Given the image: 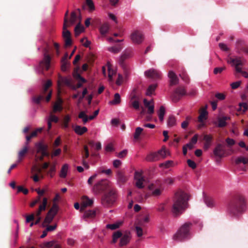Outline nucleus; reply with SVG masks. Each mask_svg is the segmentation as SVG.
I'll use <instances>...</instances> for the list:
<instances>
[{"label":"nucleus","instance_id":"nucleus-1","mask_svg":"<svg viewBox=\"0 0 248 248\" xmlns=\"http://www.w3.org/2000/svg\"><path fill=\"white\" fill-rule=\"evenodd\" d=\"M247 208L245 200L241 197L231 202L228 205L227 214L231 217H237L244 213Z\"/></svg>","mask_w":248,"mask_h":248},{"label":"nucleus","instance_id":"nucleus-2","mask_svg":"<svg viewBox=\"0 0 248 248\" xmlns=\"http://www.w3.org/2000/svg\"><path fill=\"white\" fill-rule=\"evenodd\" d=\"M188 200L187 194L179 191L175 193L172 211L175 215L181 214L185 209Z\"/></svg>","mask_w":248,"mask_h":248},{"label":"nucleus","instance_id":"nucleus-3","mask_svg":"<svg viewBox=\"0 0 248 248\" xmlns=\"http://www.w3.org/2000/svg\"><path fill=\"white\" fill-rule=\"evenodd\" d=\"M192 223L187 222L183 224L174 234L173 238L175 241L181 242L190 239L192 236L190 232Z\"/></svg>","mask_w":248,"mask_h":248},{"label":"nucleus","instance_id":"nucleus-4","mask_svg":"<svg viewBox=\"0 0 248 248\" xmlns=\"http://www.w3.org/2000/svg\"><path fill=\"white\" fill-rule=\"evenodd\" d=\"M117 198L116 191L114 189H111L109 192L105 194L101 200L102 204L105 207L111 205L115 201Z\"/></svg>","mask_w":248,"mask_h":248},{"label":"nucleus","instance_id":"nucleus-5","mask_svg":"<svg viewBox=\"0 0 248 248\" xmlns=\"http://www.w3.org/2000/svg\"><path fill=\"white\" fill-rule=\"evenodd\" d=\"M228 62L235 66V70L237 72L241 73L244 78H248V72L242 71V68L240 67V66H243L246 63V62L244 59L240 58H231Z\"/></svg>","mask_w":248,"mask_h":248},{"label":"nucleus","instance_id":"nucleus-6","mask_svg":"<svg viewBox=\"0 0 248 248\" xmlns=\"http://www.w3.org/2000/svg\"><path fill=\"white\" fill-rule=\"evenodd\" d=\"M110 183L107 180H102L96 184L93 189L96 193H100L109 188Z\"/></svg>","mask_w":248,"mask_h":248},{"label":"nucleus","instance_id":"nucleus-7","mask_svg":"<svg viewBox=\"0 0 248 248\" xmlns=\"http://www.w3.org/2000/svg\"><path fill=\"white\" fill-rule=\"evenodd\" d=\"M213 153L214 155L220 158L227 156L230 154L227 152L225 146L222 144H217L215 148Z\"/></svg>","mask_w":248,"mask_h":248},{"label":"nucleus","instance_id":"nucleus-8","mask_svg":"<svg viewBox=\"0 0 248 248\" xmlns=\"http://www.w3.org/2000/svg\"><path fill=\"white\" fill-rule=\"evenodd\" d=\"M149 189L151 191V195L153 196H158L161 195L163 187L160 183L156 182L155 184H151L149 186Z\"/></svg>","mask_w":248,"mask_h":248},{"label":"nucleus","instance_id":"nucleus-9","mask_svg":"<svg viewBox=\"0 0 248 248\" xmlns=\"http://www.w3.org/2000/svg\"><path fill=\"white\" fill-rule=\"evenodd\" d=\"M186 94V90L183 87H178L173 92L171 95L172 100L176 102H178L180 98L184 95Z\"/></svg>","mask_w":248,"mask_h":248},{"label":"nucleus","instance_id":"nucleus-10","mask_svg":"<svg viewBox=\"0 0 248 248\" xmlns=\"http://www.w3.org/2000/svg\"><path fill=\"white\" fill-rule=\"evenodd\" d=\"M50 62V57L47 54L44 55V58L43 60L40 62L39 67L40 69L36 68V72L38 73H41L43 72V66L47 70L48 69Z\"/></svg>","mask_w":248,"mask_h":248},{"label":"nucleus","instance_id":"nucleus-11","mask_svg":"<svg viewBox=\"0 0 248 248\" xmlns=\"http://www.w3.org/2000/svg\"><path fill=\"white\" fill-rule=\"evenodd\" d=\"M130 39L134 44H140L143 42L144 36L141 32L135 31L130 35Z\"/></svg>","mask_w":248,"mask_h":248},{"label":"nucleus","instance_id":"nucleus-12","mask_svg":"<svg viewBox=\"0 0 248 248\" xmlns=\"http://www.w3.org/2000/svg\"><path fill=\"white\" fill-rule=\"evenodd\" d=\"M146 77L151 78L153 79L159 78L161 76V73L158 70L155 69H150L144 72Z\"/></svg>","mask_w":248,"mask_h":248},{"label":"nucleus","instance_id":"nucleus-13","mask_svg":"<svg viewBox=\"0 0 248 248\" xmlns=\"http://www.w3.org/2000/svg\"><path fill=\"white\" fill-rule=\"evenodd\" d=\"M36 152L37 153H41L43 155H48L47 152V146L40 142L35 144Z\"/></svg>","mask_w":248,"mask_h":248},{"label":"nucleus","instance_id":"nucleus-14","mask_svg":"<svg viewBox=\"0 0 248 248\" xmlns=\"http://www.w3.org/2000/svg\"><path fill=\"white\" fill-rule=\"evenodd\" d=\"M41 248H61V246L59 243L55 240L49 242H44L40 244Z\"/></svg>","mask_w":248,"mask_h":248},{"label":"nucleus","instance_id":"nucleus-15","mask_svg":"<svg viewBox=\"0 0 248 248\" xmlns=\"http://www.w3.org/2000/svg\"><path fill=\"white\" fill-rule=\"evenodd\" d=\"M168 77L170 78L171 85H176L178 83L179 79L175 73L172 71H170L168 73Z\"/></svg>","mask_w":248,"mask_h":248},{"label":"nucleus","instance_id":"nucleus-16","mask_svg":"<svg viewBox=\"0 0 248 248\" xmlns=\"http://www.w3.org/2000/svg\"><path fill=\"white\" fill-rule=\"evenodd\" d=\"M93 203V200L86 196H83L81 198V204L83 207L91 206Z\"/></svg>","mask_w":248,"mask_h":248},{"label":"nucleus","instance_id":"nucleus-17","mask_svg":"<svg viewBox=\"0 0 248 248\" xmlns=\"http://www.w3.org/2000/svg\"><path fill=\"white\" fill-rule=\"evenodd\" d=\"M72 83V78H63L61 76H59L58 84L59 86L61 85L63 83L68 87L71 85Z\"/></svg>","mask_w":248,"mask_h":248},{"label":"nucleus","instance_id":"nucleus-18","mask_svg":"<svg viewBox=\"0 0 248 248\" xmlns=\"http://www.w3.org/2000/svg\"><path fill=\"white\" fill-rule=\"evenodd\" d=\"M130 239V234H124L122 236L120 239L119 245L122 247L127 245L129 242Z\"/></svg>","mask_w":248,"mask_h":248},{"label":"nucleus","instance_id":"nucleus-19","mask_svg":"<svg viewBox=\"0 0 248 248\" xmlns=\"http://www.w3.org/2000/svg\"><path fill=\"white\" fill-rule=\"evenodd\" d=\"M47 203V199L46 198H43L42 204L40 205L38 210L35 213V215L37 217H41V212L46 209Z\"/></svg>","mask_w":248,"mask_h":248},{"label":"nucleus","instance_id":"nucleus-20","mask_svg":"<svg viewBox=\"0 0 248 248\" xmlns=\"http://www.w3.org/2000/svg\"><path fill=\"white\" fill-rule=\"evenodd\" d=\"M62 101L61 99L59 98L55 102L53 106V112H56L57 111H61L62 109Z\"/></svg>","mask_w":248,"mask_h":248},{"label":"nucleus","instance_id":"nucleus-21","mask_svg":"<svg viewBox=\"0 0 248 248\" xmlns=\"http://www.w3.org/2000/svg\"><path fill=\"white\" fill-rule=\"evenodd\" d=\"M148 161H156L160 159L158 152H155L148 155L146 158Z\"/></svg>","mask_w":248,"mask_h":248},{"label":"nucleus","instance_id":"nucleus-22","mask_svg":"<svg viewBox=\"0 0 248 248\" xmlns=\"http://www.w3.org/2000/svg\"><path fill=\"white\" fill-rule=\"evenodd\" d=\"M230 119L229 117L223 116L217 118L218 124L217 126L219 127H223L226 125V121Z\"/></svg>","mask_w":248,"mask_h":248},{"label":"nucleus","instance_id":"nucleus-23","mask_svg":"<svg viewBox=\"0 0 248 248\" xmlns=\"http://www.w3.org/2000/svg\"><path fill=\"white\" fill-rule=\"evenodd\" d=\"M74 131L78 135H82L84 133H86L88 129L85 126H81L79 125H76L74 127Z\"/></svg>","mask_w":248,"mask_h":248},{"label":"nucleus","instance_id":"nucleus-24","mask_svg":"<svg viewBox=\"0 0 248 248\" xmlns=\"http://www.w3.org/2000/svg\"><path fill=\"white\" fill-rule=\"evenodd\" d=\"M207 107V106L206 105L205 108H202L200 112V114L198 117V120L200 122H202L207 119V115L208 114V112L206 110Z\"/></svg>","mask_w":248,"mask_h":248},{"label":"nucleus","instance_id":"nucleus-25","mask_svg":"<svg viewBox=\"0 0 248 248\" xmlns=\"http://www.w3.org/2000/svg\"><path fill=\"white\" fill-rule=\"evenodd\" d=\"M96 211L95 210H88L85 212L83 217L86 219H92L95 217Z\"/></svg>","mask_w":248,"mask_h":248},{"label":"nucleus","instance_id":"nucleus-26","mask_svg":"<svg viewBox=\"0 0 248 248\" xmlns=\"http://www.w3.org/2000/svg\"><path fill=\"white\" fill-rule=\"evenodd\" d=\"M204 202L205 204L208 207H213L216 205V202L213 199L210 197H204L203 198Z\"/></svg>","mask_w":248,"mask_h":248},{"label":"nucleus","instance_id":"nucleus-27","mask_svg":"<svg viewBox=\"0 0 248 248\" xmlns=\"http://www.w3.org/2000/svg\"><path fill=\"white\" fill-rule=\"evenodd\" d=\"M122 221H118L113 224H108L106 225V228L114 230L119 228L123 224Z\"/></svg>","mask_w":248,"mask_h":248},{"label":"nucleus","instance_id":"nucleus-28","mask_svg":"<svg viewBox=\"0 0 248 248\" xmlns=\"http://www.w3.org/2000/svg\"><path fill=\"white\" fill-rule=\"evenodd\" d=\"M109 29V25L108 23L102 24L99 28V31L101 35H104L108 32Z\"/></svg>","mask_w":248,"mask_h":248},{"label":"nucleus","instance_id":"nucleus-29","mask_svg":"<svg viewBox=\"0 0 248 248\" xmlns=\"http://www.w3.org/2000/svg\"><path fill=\"white\" fill-rule=\"evenodd\" d=\"M28 150V145L25 144V146L23 147V148L21 149L18 153L17 160L18 162H20L22 160L23 156L27 153Z\"/></svg>","mask_w":248,"mask_h":248},{"label":"nucleus","instance_id":"nucleus-30","mask_svg":"<svg viewBox=\"0 0 248 248\" xmlns=\"http://www.w3.org/2000/svg\"><path fill=\"white\" fill-rule=\"evenodd\" d=\"M176 120L175 117L172 115L169 116L167 120V125L168 127H173L176 125Z\"/></svg>","mask_w":248,"mask_h":248},{"label":"nucleus","instance_id":"nucleus-31","mask_svg":"<svg viewBox=\"0 0 248 248\" xmlns=\"http://www.w3.org/2000/svg\"><path fill=\"white\" fill-rule=\"evenodd\" d=\"M68 168L69 166L67 164H65L62 166L60 173V177L64 178L66 177Z\"/></svg>","mask_w":248,"mask_h":248},{"label":"nucleus","instance_id":"nucleus-32","mask_svg":"<svg viewBox=\"0 0 248 248\" xmlns=\"http://www.w3.org/2000/svg\"><path fill=\"white\" fill-rule=\"evenodd\" d=\"M121 102V96L119 93H116L114 95V99L110 101L109 104L110 105H117Z\"/></svg>","mask_w":248,"mask_h":248},{"label":"nucleus","instance_id":"nucleus-33","mask_svg":"<svg viewBox=\"0 0 248 248\" xmlns=\"http://www.w3.org/2000/svg\"><path fill=\"white\" fill-rule=\"evenodd\" d=\"M174 166V163L173 161L168 160L163 163L160 164L159 167L163 169H168L170 167Z\"/></svg>","mask_w":248,"mask_h":248},{"label":"nucleus","instance_id":"nucleus-34","mask_svg":"<svg viewBox=\"0 0 248 248\" xmlns=\"http://www.w3.org/2000/svg\"><path fill=\"white\" fill-rule=\"evenodd\" d=\"M158 115L159 119L160 122H162L164 121V117L165 114V108L163 106H161L158 111Z\"/></svg>","mask_w":248,"mask_h":248},{"label":"nucleus","instance_id":"nucleus-35","mask_svg":"<svg viewBox=\"0 0 248 248\" xmlns=\"http://www.w3.org/2000/svg\"><path fill=\"white\" fill-rule=\"evenodd\" d=\"M157 87V84H154L150 85L146 92V94L148 96L152 95L154 93L156 88Z\"/></svg>","mask_w":248,"mask_h":248},{"label":"nucleus","instance_id":"nucleus-36","mask_svg":"<svg viewBox=\"0 0 248 248\" xmlns=\"http://www.w3.org/2000/svg\"><path fill=\"white\" fill-rule=\"evenodd\" d=\"M84 27L81 25L80 23H78L75 28V33L76 36L79 35L81 32L84 31Z\"/></svg>","mask_w":248,"mask_h":248},{"label":"nucleus","instance_id":"nucleus-37","mask_svg":"<svg viewBox=\"0 0 248 248\" xmlns=\"http://www.w3.org/2000/svg\"><path fill=\"white\" fill-rule=\"evenodd\" d=\"M108 77L110 81H112V77L116 74V70L111 69V65L110 64L108 63Z\"/></svg>","mask_w":248,"mask_h":248},{"label":"nucleus","instance_id":"nucleus-38","mask_svg":"<svg viewBox=\"0 0 248 248\" xmlns=\"http://www.w3.org/2000/svg\"><path fill=\"white\" fill-rule=\"evenodd\" d=\"M143 130V128L140 127H138L136 128L133 135L135 140H136L139 139L140 136L141 135Z\"/></svg>","mask_w":248,"mask_h":248},{"label":"nucleus","instance_id":"nucleus-39","mask_svg":"<svg viewBox=\"0 0 248 248\" xmlns=\"http://www.w3.org/2000/svg\"><path fill=\"white\" fill-rule=\"evenodd\" d=\"M122 236V233L118 231L116 232H114L112 234V243H116L119 238L121 237Z\"/></svg>","mask_w":248,"mask_h":248},{"label":"nucleus","instance_id":"nucleus-40","mask_svg":"<svg viewBox=\"0 0 248 248\" xmlns=\"http://www.w3.org/2000/svg\"><path fill=\"white\" fill-rule=\"evenodd\" d=\"M54 217L53 216L47 213L43 223V226L45 227L46 224H48L50 223L52 221Z\"/></svg>","mask_w":248,"mask_h":248},{"label":"nucleus","instance_id":"nucleus-41","mask_svg":"<svg viewBox=\"0 0 248 248\" xmlns=\"http://www.w3.org/2000/svg\"><path fill=\"white\" fill-rule=\"evenodd\" d=\"M87 5L88 7L89 12H92L95 10V6L92 0H85Z\"/></svg>","mask_w":248,"mask_h":248},{"label":"nucleus","instance_id":"nucleus-42","mask_svg":"<svg viewBox=\"0 0 248 248\" xmlns=\"http://www.w3.org/2000/svg\"><path fill=\"white\" fill-rule=\"evenodd\" d=\"M78 117L81 119L84 124L88 122V116L86 115L85 111H81L78 115Z\"/></svg>","mask_w":248,"mask_h":248},{"label":"nucleus","instance_id":"nucleus-43","mask_svg":"<svg viewBox=\"0 0 248 248\" xmlns=\"http://www.w3.org/2000/svg\"><path fill=\"white\" fill-rule=\"evenodd\" d=\"M71 120L70 116L68 115H66L64 118L63 121V125L62 127L64 129H67L69 127V122Z\"/></svg>","mask_w":248,"mask_h":248},{"label":"nucleus","instance_id":"nucleus-44","mask_svg":"<svg viewBox=\"0 0 248 248\" xmlns=\"http://www.w3.org/2000/svg\"><path fill=\"white\" fill-rule=\"evenodd\" d=\"M58 211V207L56 204H54L47 213L48 214L53 216L54 217L57 214Z\"/></svg>","mask_w":248,"mask_h":248},{"label":"nucleus","instance_id":"nucleus-45","mask_svg":"<svg viewBox=\"0 0 248 248\" xmlns=\"http://www.w3.org/2000/svg\"><path fill=\"white\" fill-rule=\"evenodd\" d=\"M135 185L139 188H142L144 186L143 185V182L144 181V178L141 179L135 180Z\"/></svg>","mask_w":248,"mask_h":248},{"label":"nucleus","instance_id":"nucleus-46","mask_svg":"<svg viewBox=\"0 0 248 248\" xmlns=\"http://www.w3.org/2000/svg\"><path fill=\"white\" fill-rule=\"evenodd\" d=\"M89 144L97 151H99L101 149V144L99 142H94L92 141L89 142Z\"/></svg>","mask_w":248,"mask_h":248},{"label":"nucleus","instance_id":"nucleus-47","mask_svg":"<svg viewBox=\"0 0 248 248\" xmlns=\"http://www.w3.org/2000/svg\"><path fill=\"white\" fill-rule=\"evenodd\" d=\"M239 110H242L243 112H246L248 109V105L247 103L242 102L239 104Z\"/></svg>","mask_w":248,"mask_h":248},{"label":"nucleus","instance_id":"nucleus-48","mask_svg":"<svg viewBox=\"0 0 248 248\" xmlns=\"http://www.w3.org/2000/svg\"><path fill=\"white\" fill-rule=\"evenodd\" d=\"M131 51H125L121 56V59L122 60H125L127 58L130 57L132 56Z\"/></svg>","mask_w":248,"mask_h":248},{"label":"nucleus","instance_id":"nucleus-49","mask_svg":"<svg viewBox=\"0 0 248 248\" xmlns=\"http://www.w3.org/2000/svg\"><path fill=\"white\" fill-rule=\"evenodd\" d=\"M135 232L138 237H140L142 236L143 230L140 226L138 225L135 226Z\"/></svg>","mask_w":248,"mask_h":248},{"label":"nucleus","instance_id":"nucleus-50","mask_svg":"<svg viewBox=\"0 0 248 248\" xmlns=\"http://www.w3.org/2000/svg\"><path fill=\"white\" fill-rule=\"evenodd\" d=\"M157 152L158 153L160 158L161 157L165 158L167 156V154L168 153V151L165 148H162Z\"/></svg>","mask_w":248,"mask_h":248},{"label":"nucleus","instance_id":"nucleus-51","mask_svg":"<svg viewBox=\"0 0 248 248\" xmlns=\"http://www.w3.org/2000/svg\"><path fill=\"white\" fill-rule=\"evenodd\" d=\"M235 162L236 164H239V163H243L244 164H248V158L244 157H241L239 158H238L236 161Z\"/></svg>","mask_w":248,"mask_h":248},{"label":"nucleus","instance_id":"nucleus-52","mask_svg":"<svg viewBox=\"0 0 248 248\" xmlns=\"http://www.w3.org/2000/svg\"><path fill=\"white\" fill-rule=\"evenodd\" d=\"M144 178L142 176V171H136L134 173V180L141 179Z\"/></svg>","mask_w":248,"mask_h":248},{"label":"nucleus","instance_id":"nucleus-53","mask_svg":"<svg viewBox=\"0 0 248 248\" xmlns=\"http://www.w3.org/2000/svg\"><path fill=\"white\" fill-rule=\"evenodd\" d=\"M50 122L57 123L59 121V118L55 115L50 113L47 119Z\"/></svg>","mask_w":248,"mask_h":248},{"label":"nucleus","instance_id":"nucleus-54","mask_svg":"<svg viewBox=\"0 0 248 248\" xmlns=\"http://www.w3.org/2000/svg\"><path fill=\"white\" fill-rule=\"evenodd\" d=\"M121 47L118 46H112L108 48V50L111 52H113L114 53H117L120 51Z\"/></svg>","mask_w":248,"mask_h":248},{"label":"nucleus","instance_id":"nucleus-55","mask_svg":"<svg viewBox=\"0 0 248 248\" xmlns=\"http://www.w3.org/2000/svg\"><path fill=\"white\" fill-rule=\"evenodd\" d=\"M212 136L210 135H204L203 140L205 141V143L212 144Z\"/></svg>","mask_w":248,"mask_h":248},{"label":"nucleus","instance_id":"nucleus-56","mask_svg":"<svg viewBox=\"0 0 248 248\" xmlns=\"http://www.w3.org/2000/svg\"><path fill=\"white\" fill-rule=\"evenodd\" d=\"M117 176H118V178L119 180L122 182H124L127 180L126 177L121 172H118Z\"/></svg>","mask_w":248,"mask_h":248},{"label":"nucleus","instance_id":"nucleus-57","mask_svg":"<svg viewBox=\"0 0 248 248\" xmlns=\"http://www.w3.org/2000/svg\"><path fill=\"white\" fill-rule=\"evenodd\" d=\"M77 19V15L75 12H73L71 14V17L70 19V22L71 25L74 24L76 22Z\"/></svg>","mask_w":248,"mask_h":248},{"label":"nucleus","instance_id":"nucleus-58","mask_svg":"<svg viewBox=\"0 0 248 248\" xmlns=\"http://www.w3.org/2000/svg\"><path fill=\"white\" fill-rule=\"evenodd\" d=\"M131 105L133 108H134L136 110H138L139 109V108H140L139 101L137 100L131 101Z\"/></svg>","mask_w":248,"mask_h":248},{"label":"nucleus","instance_id":"nucleus-59","mask_svg":"<svg viewBox=\"0 0 248 248\" xmlns=\"http://www.w3.org/2000/svg\"><path fill=\"white\" fill-rule=\"evenodd\" d=\"M44 98V96L42 95H40L38 97H34L32 98V101L35 104H38L40 103V101Z\"/></svg>","mask_w":248,"mask_h":248},{"label":"nucleus","instance_id":"nucleus-60","mask_svg":"<svg viewBox=\"0 0 248 248\" xmlns=\"http://www.w3.org/2000/svg\"><path fill=\"white\" fill-rule=\"evenodd\" d=\"M67 28H66V29L65 30H63V32H62V35H63V38L65 39H66V38H71V33H70V32L67 30Z\"/></svg>","mask_w":248,"mask_h":248},{"label":"nucleus","instance_id":"nucleus-61","mask_svg":"<svg viewBox=\"0 0 248 248\" xmlns=\"http://www.w3.org/2000/svg\"><path fill=\"white\" fill-rule=\"evenodd\" d=\"M69 66V63L66 61H62V64L61 66L62 70L63 71H65L68 69Z\"/></svg>","mask_w":248,"mask_h":248},{"label":"nucleus","instance_id":"nucleus-62","mask_svg":"<svg viewBox=\"0 0 248 248\" xmlns=\"http://www.w3.org/2000/svg\"><path fill=\"white\" fill-rule=\"evenodd\" d=\"M46 231L52 232L54 231L57 228V224H55L53 225H46Z\"/></svg>","mask_w":248,"mask_h":248},{"label":"nucleus","instance_id":"nucleus-63","mask_svg":"<svg viewBox=\"0 0 248 248\" xmlns=\"http://www.w3.org/2000/svg\"><path fill=\"white\" fill-rule=\"evenodd\" d=\"M187 163L188 166L192 169H194L196 168V164L194 161L191 159H188L187 160Z\"/></svg>","mask_w":248,"mask_h":248},{"label":"nucleus","instance_id":"nucleus-64","mask_svg":"<svg viewBox=\"0 0 248 248\" xmlns=\"http://www.w3.org/2000/svg\"><path fill=\"white\" fill-rule=\"evenodd\" d=\"M241 83V81H237L236 82H232L231 84V88L232 89H236L240 86Z\"/></svg>","mask_w":248,"mask_h":248}]
</instances>
